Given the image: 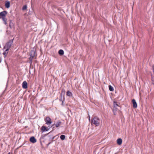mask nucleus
<instances>
[{
	"label": "nucleus",
	"instance_id": "obj_8",
	"mask_svg": "<svg viewBox=\"0 0 154 154\" xmlns=\"http://www.w3.org/2000/svg\"><path fill=\"white\" fill-rule=\"evenodd\" d=\"M132 103L133 105V107L134 108H136L137 107V104L135 100L133 99L132 100Z\"/></svg>",
	"mask_w": 154,
	"mask_h": 154
},
{
	"label": "nucleus",
	"instance_id": "obj_5",
	"mask_svg": "<svg viewBox=\"0 0 154 154\" xmlns=\"http://www.w3.org/2000/svg\"><path fill=\"white\" fill-rule=\"evenodd\" d=\"M62 122L60 121H58L56 123L52 125V127H53L54 125H55L56 128L59 127L61 124Z\"/></svg>",
	"mask_w": 154,
	"mask_h": 154
},
{
	"label": "nucleus",
	"instance_id": "obj_1",
	"mask_svg": "<svg viewBox=\"0 0 154 154\" xmlns=\"http://www.w3.org/2000/svg\"><path fill=\"white\" fill-rule=\"evenodd\" d=\"M101 122V120L97 116L92 118L91 120V124L92 125H95V126H99Z\"/></svg>",
	"mask_w": 154,
	"mask_h": 154
},
{
	"label": "nucleus",
	"instance_id": "obj_26",
	"mask_svg": "<svg viewBox=\"0 0 154 154\" xmlns=\"http://www.w3.org/2000/svg\"><path fill=\"white\" fill-rule=\"evenodd\" d=\"M62 105H63V106L64 105H63V101H62Z\"/></svg>",
	"mask_w": 154,
	"mask_h": 154
},
{
	"label": "nucleus",
	"instance_id": "obj_11",
	"mask_svg": "<svg viewBox=\"0 0 154 154\" xmlns=\"http://www.w3.org/2000/svg\"><path fill=\"white\" fill-rule=\"evenodd\" d=\"M41 131H42L43 132H44L45 131H47L48 130V129H47V127H46L45 126H43L41 127Z\"/></svg>",
	"mask_w": 154,
	"mask_h": 154
},
{
	"label": "nucleus",
	"instance_id": "obj_10",
	"mask_svg": "<svg viewBox=\"0 0 154 154\" xmlns=\"http://www.w3.org/2000/svg\"><path fill=\"white\" fill-rule=\"evenodd\" d=\"M35 55V51L34 50H32L30 53V55L34 57Z\"/></svg>",
	"mask_w": 154,
	"mask_h": 154
},
{
	"label": "nucleus",
	"instance_id": "obj_33",
	"mask_svg": "<svg viewBox=\"0 0 154 154\" xmlns=\"http://www.w3.org/2000/svg\"><path fill=\"white\" fill-rule=\"evenodd\" d=\"M97 0L98 1H99L100 0Z\"/></svg>",
	"mask_w": 154,
	"mask_h": 154
},
{
	"label": "nucleus",
	"instance_id": "obj_20",
	"mask_svg": "<svg viewBox=\"0 0 154 154\" xmlns=\"http://www.w3.org/2000/svg\"><path fill=\"white\" fill-rule=\"evenodd\" d=\"M65 136L64 135H62L60 136V138L62 140H64L65 139Z\"/></svg>",
	"mask_w": 154,
	"mask_h": 154
},
{
	"label": "nucleus",
	"instance_id": "obj_15",
	"mask_svg": "<svg viewBox=\"0 0 154 154\" xmlns=\"http://www.w3.org/2000/svg\"><path fill=\"white\" fill-rule=\"evenodd\" d=\"M34 57H33L30 56V57L29 58V63H30L31 64L32 63V60L34 58Z\"/></svg>",
	"mask_w": 154,
	"mask_h": 154
},
{
	"label": "nucleus",
	"instance_id": "obj_12",
	"mask_svg": "<svg viewBox=\"0 0 154 154\" xmlns=\"http://www.w3.org/2000/svg\"><path fill=\"white\" fill-rule=\"evenodd\" d=\"M122 143V140L121 138H119L117 140V143L119 145H121Z\"/></svg>",
	"mask_w": 154,
	"mask_h": 154
},
{
	"label": "nucleus",
	"instance_id": "obj_22",
	"mask_svg": "<svg viewBox=\"0 0 154 154\" xmlns=\"http://www.w3.org/2000/svg\"><path fill=\"white\" fill-rule=\"evenodd\" d=\"M27 8V6L26 5H25L23 7L22 9L23 11H25V10H26Z\"/></svg>",
	"mask_w": 154,
	"mask_h": 154
},
{
	"label": "nucleus",
	"instance_id": "obj_23",
	"mask_svg": "<svg viewBox=\"0 0 154 154\" xmlns=\"http://www.w3.org/2000/svg\"><path fill=\"white\" fill-rule=\"evenodd\" d=\"M60 97H61V98H60V101H63V100H64V98H63V100H62V96H63V95H62V94H60Z\"/></svg>",
	"mask_w": 154,
	"mask_h": 154
},
{
	"label": "nucleus",
	"instance_id": "obj_16",
	"mask_svg": "<svg viewBox=\"0 0 154 154\" xmlns=\"http://www.w3.org/2000/svg\"><path fill=\"white\" fill-rule=\"evenodd\" d=\"M14 26L13 23L11 21V20H10L9 23V27L11 28H12Z\"/></svg>",
	"mask_w": 154,
	"mask_h": 154
},
{
	"label": "nucleus",
	"instance_id": "obj_21",
	"mask_svg": "<svg viewBox=\"0 0 154 154\" xmlns=\"http://www.w3.org/2000/svg\"><path fill=\"white\" fill-rule=\"evenodd\" d=\"M8 53V52H3V54L4 55V57H7Z\"/></svg>",
	"mask_w": 154,
	"mask_h": 154
},
{
	"label": "nucleus",
	"instance_id": "obj_7",
	"mask_svg": "<svg viewBox=\"0 0 154 154\" xmlns=\"http://www.w3.org/2000/svg\"><path fill=\"white\" fill-rule=\"evenodd\" d=\"M22 87L24 89H26L27 88V83L26 81L23 82L22 84Z\"/></svg>",
	"mask_w": 154,
	"mask_h": 154
},
{
	"label": "nucleus",
	"instance_id": "obj_24",
	"mask_svg": "<svg viewBox=\"0 0 154 154\" xmlns=\"http://www.w3.org/2000/svg\"><path fill=\"white\" fill-rule=\"evenodd\" d=\"M10 48H6V49L5 50V51L4 52H8V51L9 50Z\"/></svg>",
	"mask_w": 154,
	"mask_h": 154
},
{
	"label": "nucleus",
	"instance_id": "obj_9",
	"mask_svg": "<svg viewBox=\"0 0 154 154\" xmlns=\"http://www.w3.org/2000/svg\"><path fill=\"white\" fill-rule=\"evenodd\" d=\"M10 2L9 1H6L5 2V7L7 8H9L10 7Z\"/></svg>",
	"mask_w": 154,
	"mask_h": 154
},
{
	"label": "nucleus",
	"instance_id": "obj_31",
	"mask_svg": "<svg viewBox=\"0 0 154 154\" xmlns=\"http://www.w3.org/2000/svg\"><path fill=\"white\" fill-rule=\"evenodd\" d=\"M8 154H10V152H9V153H8Z\"/></svg>",
	"mask_w": 154,
	"mask_h": 154
},
{
	"label": "nucleus",
	"instance_id": "obj_30",
	"mask_svg": "<svg viewBox=\"0 0 154 154\" xmlns=\"http://www.w3.org/2000/svg\"><path fill=\"white\" fill-rule=\"evenodd\" d=\"M2 62V60H0V63H1Z\"/></svg>",
	"mask_w": 154,
	"mask_h": 154
},
{
	"label": "nucleus",
	"instance_id": "obj_29",
	"mask_svg": "<svg viewBox=\"0 0 154 154\" xmlns=\"http://www.w3.org/2000/svg\"><path fill=\"white\" fill-rule=\"evenodd\" d=\"M4 91L2 92V94H4Z\"/></svg>",
	"mask_w": 154,
	"mask_h": 154
},
{
	"label": "nucleus",
	"instance_id": "obj_4",
	"mask_svg": "<svg viewBox=\"0 0 154 154\" xmlns=\"http://www.w3.org/2000/svg\"><path fill=\"white\" fill-rule=\"evenodd\" d=\"M7 14L8 12L6 11H4L0 12V19H2V18L4 17H5Z\"/></svg>",
	"mask_w": 154,
	"mask_h": 154
},
{
	"label": "nucleus",
	"instance_id": "obj_13",
	"mask_svg": "<svg viewBox=\"0 0 154 154\" xmlns=\"http://www.w3.org/2000/svg\"><path fill=\"white\" fill-rule=\"evenodd\" d=\"M66 95L67 96L71 97L72 95V92H70L69 91H67L66 93Z\"/></svg>",
	"mask_w": 154,
	"mask_h": 154
},
{
	"label": "nucleus",
	"instance_id": "obj_32",
	"mask_svg": "<svg viewBox=\"0 0 154 154\" xmlns=\"http://www.w3.org/2000/svg\"><path fill=\"white\" fill-rule=\"evenodd\" d=\"M18 140V141L19 140V139Z\"/></svg>",
	"mask_w": 154,
	"mask_h": 154
},
{
	"label": "nucleus",
	"instance_id": "obj_17",
	"mask_svg": "<svg viewBox=\"0 0 154 154\" xmlns=\"http://www.w3.org/2000/svg\"><path fill=\"white\" fill-rule=\"evenodd\" d=\"M109 90L111 91H114V88H113L111 85H109Z\"/></svg>",
	"mask_w": 154,
	"mask_h": 154
},
{
	"label": "nucleus",
	"instance_id": "obj_25",
	"mask_svg": "<svg viewBox=\"0 0 154 154\" xmlns=\"http://www.w3.org/2000/svg\"><path fill=\"white\" fill-rule=\"evenodd\" d=\"M8 81L7 82V85H6V88H5V89H6L7 86H8Z\"/></svg>",
	"mask_w": 154,
	"mask_h": 154
},
{
	"label": "nucleus",
	"instance_id": "obj_19",
	"mask_svg": "<svg viewBox=\"0 0 154 154\" xmlns=\"http://www.w3.org/2000/svg\"><path fill=\"white\" fill-rule=\"evenodd\" d=\"M59 54L62 55L64 54V51L62 50H60L58 52Z\"/></svg>",
	"mask_w": 154,
	"mask_h": 154
},
{
	"label": "nucleus",
	"instance_id": "obj_6",
	"mask_svg": "<svg viewBox=\"0 0 154 154\" xmlns=\"http://www.w3.org/2000/svg\"><path fill=\"white\" fill-rule=\"evenodd\" d=\"M29 141L32 143H35L36 142L37 140L34 137L32 136L30 138Z\"/></svg>",
	"mask_w": 154,
	"mask_h": 154
},
{
	"label": "nucleus",
	"instance_id": "obj_14",
	"mask_svg": "<svg viewBox=\"0 0 154 154\" xmlns=\"http://www.w3.org/2000/svg\"><path fill=\"white\" fill-rule=\"evenodd\" d=\"M113 104L114 107L116 109L118 106H119V105L117 104V102L116 101H113Z\"/></svg>",
	"mask_w": 154,
	"mask_h": 154
},
{
	"label": "nucleus",
	"instance_id": "obj_2",
	"mask_svg": "<svg viewBox=\"0 0 154 154\" xmlns=\"http://www.w3.org/2000/svg\"><path fill=\"white\" fill-rule=\"evenodd\" d=\"M13 39H11L9 40L8 42H7L5 46L3 47V50L6 48H10V47L11 46V45L13 43Z\"/></svg>",
	"mask_w": 154,
	"mask_h": 154
},
{
	"label": "nucleus",
	"instance_id": "obj_28",
	"mask_svg": "<svg viewBox=\"0 0 154 154\" xmlns=\"http://www.w3.org/2000/svg\"><path fill=\"white\" fill-rule=\"evenodd\" d=\"M90 116H89V120H90Z\"/></svg>",
	"mask_w": 154,
	"mask_h": 154
},
{
	"label": "nucleus",
	"instance_id": "obj_27",
	"mask_svg": "<svg viewBox=\"0 0 154 154\" xmlns=\"http://www.w3.org/2000/svg\"><path fill=\"white\" fill-rule=\"evenodd\" d=\"M17 120H18V122H19L20 120H19V117L18 118Z\"/></svg>",
	"mask_w": 154,
	"mask_h": 154
},
{
	"label": "nucleus",
	"instance_id": "obj_18",
	"mask_svg": "<svg viewBox=\"0 0 154 154\" xmlns=\"http://www.w3.org/2000/svg\"><path fill=\"white\" fill-rule=\"evenodd\" d=\"M2 19L3 21L4 22V24L5 25L6 24H7L6 21H7V19L6 18V17H4L3 18H2Z\"/></svg>",
	"mask_w": 154,
	"mask_h": 154
},
{
	"label": "nucleus",
	"instance_id": "obj_3",
	"mask_svg": "<svg viewBox=\"0 0 154 154\" xmlns=\"http://www.w3.org/2000/svg\"><path fill=\"white\" fill-rule=\"evenodd\" d=\"M45 121L48 125H49L52 123L51 119L49 117H46L45 119Z\"/></svg>",
	"mask_w": 154,
	"mask_h": 154
}]
</instances>
